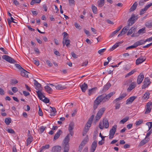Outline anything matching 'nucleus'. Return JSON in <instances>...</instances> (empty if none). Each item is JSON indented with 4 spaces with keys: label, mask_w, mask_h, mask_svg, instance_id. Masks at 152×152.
Masks as SVG:
<instances>
[{
    "label": "nucleus",
    "mask_w": 152,
    "mask_h": 152,
    "mask_svg": "<svg viewBox=\"0 0 152 152\" xmlns=\"http://www.w3.org/2000/svg\"><path fill=\"white\" fill-rule=\"evenodd\" d=\"M145 59L146 58L145 56H141L136 60V65H138L142 63Z\"/></svg>",
    "instance_id": "obj_9"
},
{
    "label": "nucleus",
    "mask_w": 152,
    "mask_h": 152,
    "mask_svg": "<svg viewBox=\"0 0 152 152\" xmlns=\"http://www.w3.org/2000/svg\"><path fill=\"white\" fill-rule=\"evenodd\" d=\"M97 89L96 87H94V88H91V89H89L88 91V94L90 96L91 94L94 93L96 89Z\"/></svg>",
    "instance_id": "obj_26"
},
{
    "label": "nucleus",
    "mask_w": 152,
    "mask_h": 152,
    "mask_svg": "<svg viewBox=\"0 0 152 152\" xmlns=\"http://www.w3.org/2000/svg\"><path fill=\"white\" fill-rule=\"evenodd\" d=\"M33 138L32 137H28L27 139V145H29L33 141Z\"/></svg>",
    "instance_id": "obj_34"
},
{
    "label": "nucleus",
    "mask_w": 152,
    "mask_h": 152,
    "mask_svg": "<svg viewBox=\"0 0 152 152\" xmlns=\"http://www.w3.org/2000/svg\"><path fill=\"white\" fill-rule=\"evenodd\" d=\"M63 34H64L63 36V40H64L67 39V38L66 37L68 35V34L65 32H64Z\"/></svg>",
    "instance_id": "obj_59"
},
{
    "label": "nucleus",
    "mask_w": 152,
    "mask_h": 152,
    "mask_svg": "<svg viewBox=\"0 0 152 152\" xmlns=\"http://www.w3.org/2000/svg\"><path fill=\"white\" fill-rule=\"evenodd\" d=\"M136 85V82H132L130 85L129 87L127 89L128 92L130 91L132 89L135 88Z\"/></svg>",
    "instance_id": "obj_12"
},
{
    "label": "nucleus",
    "mask_w": 152,
    "mask_h": 152,
    "mask_svg": "<svg viewBox=\"0 0 152 152\" xmlns=\"http://www.w3.org/2000/svg\"><path fill=\"white\" fill-rule=\"evenodd\" d=\"M10 59L9 62L11 63H16V61H15L13 58H12L10 57Z\"/></svg>",
    "instance_id": "obj_55"
},
{
    "label": "nucleus",
    "mask_w": 152,
    "mask_h": 152,
    "mask_svg": "<svg viewBox=\"0 0 152 152\" xmlns=\"http://www.w3.org/2000/svg\"><path fill=\"white\" fill-rule=\"evenodd\" d=\"M146 42L145 40H141L135 42V45L137 47L138 46L144 44Z\"/></svg>",
    "instance_id": "obj_22"
},
{
    "label": "nucleus",
    "mask_w": 152,
    "mask_h": 152,
    "mask_svg": "<svg viewBox=\"0 0 152 152\" xmlns=\"http://www.w3.org/2000/svg\"><path fill=\"white\" fill-rule=\"evenodd\" d=\"M136 30V29L133 27L131 28L129 30L128 32H127V35H129L131 34H132Z\"/></svg>",
    "instance_id": "obj_29"
},
{
    "label": "nucleus",
    "mask_w": 152,
    "mask_h": 152,
    "mask_svg": "<svg viewBox=\"0 0 152 152\" xmlns=\"http://www.w3.org/2000/svg\"><path fill=\"white\" fill-rule=\"evenodd\" d=\"M46 62L47 65L50 67H51L53 66V64L49 60H47Z\"/></svg>",
    "instance_id": "obj_60"
},
{
    "label": "nucleus",
    "mask_w": 152,
    "mask_h": 152,
    "mask_svg": "<svg viewBox=\"0 0 152 152\" xmlns=\"http://www.w3.org/2000/svg\"><path fill=\"white\" fill-rule=\"evenodd\" d=\"M62 43L64 46L65 45L67 47H68L70 45V40L67 39L63 40Z\"/></svg>",
    "instance_id": "obj_21"
},
{
    "label": "nucleus",
    "mask_w": 152,
    "mask_h": 152,
    "mask_svg": "<svg viewBox=\"0 0 152 152\" xmlns=\"http://www.w3.org/2000/svg\"><path fill=\"white\" fill-rule=\"evenodd\" d=\"M143 83L144 84L142 85V89H144L150 84L151 83V82L149 79L148 78H145L144 79Z\"/></svg>",
    "instance_id": "obj_8"
},
{
    "label": "nucleus",
    "mask_w": 152,
    "mask_h": 152,
    "mask_svg": "<svg viewBox=\"0 0 152 152\" xmlns=\"http://www.w3.org/2000/svg\"><path fill=\"white\" fill-rule=\"evenodd\" d=\"M70 6L74 5L75 1L74 0H68Z\"/></svg>",
    "instance_id": "obj_41"
},
{
    "label": "nucleus",
    "mask_w": 152,
    "mask_h": 152,
    "mask_svg": "<svg viewBox=\"0 0 152 152\" xmlns=\"http://www.w3.org/2000/svg\"><path fill=\"white\" fill-rule=\"evenodd\" d=\"M88 140V136L87 135L84 140H83L81 143L83 145H85Z\"/></svg>",
    "instance_id": "obj_30"
},
{
    "label": "nucleus",
    "mask_w": 152,
    "mask_h": 152,
    "mask_svg": "<svg viewBox=\"0 0 152 152\" xmlns=\"http://www.w3.org/2000/svg\"><path fill=\"white\" fill-rule=\"evenodd\" d=\"M150 93L148 92H146L142 97V99L143 100H146L149 98Z\"/></svg>",
    "instance_id": "obj_28"
},
{
    "label": "nucleus",
    "mask_w": 152,
    "mask_h": 152,
    "mask_svg": "<svg viewBox=\"0 0 152 152\" xmlns=\"http://www.w3.org/2000/svg\"><path fill=\"white\" fill-rule=\"evenodd\" d=\"M146 124L148 126V130H150L152 127V121L151 122H148L146 123Z\"/></svg>",
    "instance_id": "obj_43"
},
{
    "label": "nucleus",
    "mask_w": 152,
    "mask_h": 152,
    "mask_svg": "<svg viewBox=\"0 0 152 152\" xmlns=\"http://www.w3.org/2000/svg\"><path fill=\"white\" fill-rule=\"evenodd\" d=\"M56 88L58 90H63L66 88V86L61 84H58L55 86Z\"/></svg>",
    "instance_id": "obj_25"
},
{
    "label": "nucleus",
    "mask_w": 152,
    "mask_h": 152,
    "mask_svg": "<svg viewBox=\"0 0 152 152\" xmlns=\"http://www.w3.org/2000/svg\"><path fill=\"white\" fill-rule=\"evenodd\" d=\"M12 91L14 93H15L18 91V88L16 87H13L11 88Z\"/></svg>",
    "instance_id": "obj_56"
},
{
    "label": "nucleus",
    "mask_w": 152,
    "mask_h": 152,
    "mask_svg": "<svg viewBox=\"0 0 152 152\" xmlns=\"http://www.w3.org/2000/svg\"><path fill=\"white\" fill-rule=\"evenodd\" d=\"M147 10L145 9V8L144 7V8L142 9L140 12V15H141L143 14H144L145 12Z\"/></svg>",
    "instance_id": "obj_44"
},
{
    "label": "nucleus",
    "mask_w": 152,
    "mask_h": 152,
    "mask_svg": "<svg viewBox=\"0 0 152 152\" xmlns=\"http://www.w3.org/2000/svg\"><path fill=\"white\" fill-rule=\"evenodd\" d=\"M41 1V0H32L30 2L31 5H33L35 4H39Z\"/></svg>",
    "instance_id": "obj_39"
},
{
    "label": "nucleus",
    "mask_w": 152,
    "mask_h": 152,
    "mask_svg": "<svg viewBox=\"0 0 152 152\" xmlns=\"http://www.w3.org/2000/svg\"><path fill=\"white\" fill-rule=\"evenodd\" d=\"M149 140V138H145L142 140L139 144V146H142L147 143Z\"/></svg>",
    "instance_id": "obj_15"
},
{
    "label": "nucleus",
    "mask_w": 152,
    "mask_h": 152,
    "mask_svg": "<svg viewBox=\"0 0 152 152\" xmlns=\"http://www.w3.org/2000/svg\"><path fill=\"white\" fill-rule=\"evenodd\" d=\"M45 99H42V101L45 103H48L49 102L50 100L48 99L47 97H44Z\"/></svg>",
    "instance_id": "obj_51"
},
{
    "label": "nucleus",
    "mask_w": 152,
    "mask_h": 152,
    "mask_svg": "<svg viewBox=\"0 0 152 152\" xmlns=\"http://www.w3.org/2000/svg\"><path fill=\"white\" fill-rule=\"evenodd\" d=\"M106 50V49L104 48L100 50H98V53L100 55H102L103 53Z\"/></svg>",
    "instance_id": "obj_50"
},
{
    "label": "nucleus",
    "mask_w": 152,
    "mask_h": 152,
    "mask_svg": "<svg viewBox=\"0 0 152 152\" xmlns=\"http://www.w3.org/2000/svg\"><path fill=\"white\" fill-rule=\"evenodd\" d=\"M105 110V108L104 107L101 108L99 110L95 116L94 119L96 122L98 121L101 118Z\"/></svg>",
    "instance_id": "obj_3"
},
{
    "label": "nucleus",
    "mask_w": 152,
    "mask_h": 152,
    "mask_svg": "<svg viewBox=\"0 0 152 152\" xmlns=\"http://www.w3.org/2000/svg\"><path fill=\"white\" fill-rule=\"evenodd\" d=\"M145 32V28H143L142 29H140L138 31V33L139 34L142 33H143Z\"/></svg>",
    "instance_id": "obj_45"
},
{
    "label": "nucleus",
    "mask_w": 152,
    "mask_h": 152,
    "mask_svg": "<svg viewBox=\"0 0 152 152\" xmlns=\"http://www.w3.org/2000/svg\"><path fill=\"white\" fill-rule=\"evenodd\" d=\"M74 123H70V124L69 125L68 130L70 133H71L72 132V130L74 128Z\"/></svg>",
    "instance_id": "obj_33"
},
{
    "label": "nucleus",
    "mask_w": 152,
    "mask_h": 152,
    "mask_svg": "<svg viewBox=\"0 0 152 152\" xmlns=\"http://www.w3.org/2000/svg\"><path fill=\"white\" fill-rule=\"evenodd\" d=\"M122 43V42H119L115 43L113 47L110 48V51H113L117 47L119 46V45Z\"/></svg>",
    "instance_id": "obj_24"
},
{
    "label": "nucleus",
    "mask_w": 152,
    "mask_h": 152,
    "mask_svg": "<svg viewBox=\"0 0 152 152\" xmlns=\"http://www.w3.org/2000/svg\"><path fill=\"white\" fill-rule=\"evenodd\" d=\"M117 128L116 125H114L112 127V128L110 130L109 132V138L110 139H112L114 135L116 132Z\"/></svg>",
    "instance_id": "obj_5"
},
{
    "label": "nucleus",
    "mask_w": 152,
    "mask_h": 152,
    "mask_svg": "<svg viewBox=\"0 0 152 152\" xmlns=\"http://www.w3.org/2000/svg\"><path fill=\"white\" fill-rule=\"evenodd\" d=\"M137 97L135 96H132L129 98L126 101V104H129L132 103Z\"/></svg>",
    "instance_id": "obj_13"
},
{
    "label": "nucleus",
    "mask_w": 152,
    "mask_h": 152,
    "mask_svg": "<svg viewBox=\"0 0 152 152\" xmlns=\"http://www.w3.org/2000/svg\"><path fill=\"white\" fill-rule=\"evenodd\" d=\"M144 77L143 75H140L138 76L137 79V83L138 84H140L143 80Z\"/></svg>",
    "instance_id": "obj_16"
},
{
    "label": "nucleus",
    "mask_w": 152,
    "mask_h": 152,
    "mask_svg": "<svg viewBox=\"0 0 152 152\" xmlns=\"http://www.w3.org/2000/svg\"><path fill=\"white\" fill-rule=\"evenodd\" d=\"M104 0H100L98 1V5L99 7H101L103 6L104 4Z\"/></svg>",
    "instance_id": "obj_35"
},
{
    "label": "nucleus",
    "mask_w": 152,
    "mask_h": 152,
    "mask_svg": "<svg viewBox=\"0 0 152 152\" xmlns=\"http://www.w3.org/2000/svg\"><path fill=\"white\" fill-rule=\"evenodd\" d=\"M115 93V92H113L107 95L103 94L98 96L94 103V110H96L98 106L101 102L104 103L107 101Z\"/></svg>",
    "instance_id": "obj_1"
},
{
    "label": "nucleus",
    "mask_w": 152,
    "mask_h": 152,
    "mask_svg": "<svg viewBox=\"0 0 152 152\" xmlns=\"http://www.w3.org/2000/svg\"><path fill=\"white\" fill-rule=\"evenodd\" d=\"M111 86L110 84V83H107L105 85L104 87L103 90L104 91H106Z\"/></svg>",
    "instance_id": "obj_32"
},
{
    "label": "nucleus",
    "mask_w": 152,
    "mask_h": 152,
    "mask_svg": "<svg viewBox=\"0 0 152 152\" xmlns=\"http://www.w3.org/2000/svg\"><path fill=\"white\" fill-rule=\"evenodd\" d=\"M61 150V147L59 146H56L53 147V152H60Z\"/></svg>",
    "instance_id": "obj_18"
},
{
    "label": "nucleus",
    "mask_w": 152,
    "mask_h": 152,
    "mask_svg": "<svg viewBox=\"0 0 152 152\" xmlns=\"http://www.w3.org/2000/svg\"><path fill=\"white\" fill-rule=\"evenodd\" d=\"M130 26H129L128 24L127 26L124 27L120 33L118 35V37H120L126 33L127 31L129 29Z\"/></svg>",
    "instance_id": "obj_7"
},
{
    "label": "nucleus",
    "mask_w": 152,
    "mask_h": 152,
    "mask_svg": "<svg viewBox=\"0 0 152 152\" xmlns=\"http://www.w3.org/2000/svg\"><path fill=\"white\" fill-rule=\"evenodd\" d=\"M152 5V3H150L146 5L145 7L146 9L147 10Z\"/></svg>",
    "instance_id": "obj_63"
},
{
    "label": "nucleus",
    "mask_w": 152,
    "mask_h": 152,
    "mask_svg": "<svg viewBox=\"0 0 152 152\" xmlns=\"http://www.w3.org/2000/svg\"><path fill=\"white\" fill-rule=\"evenodd\" d=\"M34 85L35 86L36 89L38 91H40L41 88V85L36 80H34Z\"/></svg>",
    "instance_id": "obj_11"
},
{
    "label": "nucleus",
    "mask_w": 152,
    "mask_h": 152,
    "mask_svg": "<svg viewBox=\"0 0 152 152\" xmlns=\"http://www.w3.org/2000/svg\"><path fill=\"white\" fill-rule=\"evenodd\" d=\"M123 99V98L120 95L119 96L118 98H116V99H115L113 101V102L114 103H116V102H117L118 101H119L121 100V99Z\"/></svg>",
    "instance_id": "obj_46"
},
{
    "label": "nucleus",
    "mask_w": 152,
    "mask_h": 152,
    "mask_svg": "<svg viewBox=\"0 0 152 152\" xmlns=\"http://www.w3.org/2000/svg\"><path fill=\"white\" fill-rule=\"evenodd\" d=\"M123 99V98L120 95L119 96L118 98H116V99H115L113 101V102L114 103H116V102H117L118 101H119L121 100V99Z\"/></svg>",
    "instance_id": "obj_47"
},
{
    "label": "nucleus",
    "mask_w": 152,
    "mask_h": 152,
    "mask_svg": "<svg viewBox=\"0 0 152 152\" xmlns=\"http://www.w3.org/2000/svg\"><path fill=\"white\" fill-rule=\"evenodd\" d=\"M92 9L93 13L94 14H96L97 12V10L96 7L94 5H92Z\"/></svg>",
    "instance_id": "obj_40"
},
{
    "label": "nucleus",
    "mask_w": 152,
    "mask_h": 152,
    "mask_svg": "<svg viewBox=\"0 0 152 152\" xmlns=\"http://www.w3.org/2000/svg\"><path fill=\"white\" fill-rule=\"evenodd\" d=\"M137 3L136 2H135L133 5L129 9V11L132 12L134 10L137 6Z\"/></svg>",
    "instance_id": "obj_23"
},
{
    "label": "nucleus",
    "mask_w": 152,
    "mask_h": 152,
    "mask_svg": "<svg viewBox=\"0 0 152 152\" xmlns=\"http://www.w3.org/2000/svg\"><path fill=\"white\" fill-rule=\"evenodd\" d=\"M38 113L39 115L42 116L43 114L42 110L39 106Z\"/></svg>",
    "instance_id": "obj_52"
},
{
    "label": "nucleus",
    "mask_w": 152,
    "mask_h": 152,
    "mask_svg": "<svg viewBox=\"0 0 152 152\" xmlns=\"http://www.w3.org/2000/svg\"><path fill=\"white\" fill-rule=\"evenodd\" d=\"M99 128L102 129L104 127L106 129L108 128L109 126V123L108 120L107 119H104L102 123H99Z\"/></svg>",
    "instance_id": "obj_4"
},
{
    "label": "nucleus",
    "mask_w": 152,
    "mask_h": 152,
    "mask_svg": "<svg viewBox=\"0 0 152 152\" xmlns=\"http://www.w3.org/2000/svg\"><path fill=\"white\" fill-rule=\"evenodd\" d=\"M45 89L46 91L49 94L51 93L53 91L52 89L49 86H45Z\"/></svg>",
    "instance_id": "obj_27"
},
{
    "label": "nucleus",
    "mask_w": 152,
    "mask_h": 152,
    "mask_svg": "<svg viewBox=\"0 0 152 152\" xmlns=\"http://www.w3.org/2000/svg\"><path fill=\"white\" fill-rule=\"evenodd\" d=\"M36 93L38 97L40 100H42V98L45 97V96L43 95L40 91H36Z\"/></svg>",
    "instance_id": "obj_20"
},
{
    "label": "nucleus",
    "mask_w": 152,
    "mask_h": 152,
    "mask_svg": "<svg viewBox=\"0 0 152 152\" xmlns=\"http://www.w3.org/2000/svg\"><path fill=\"white\" fill-rule=\"evenodd\" d=\"M15 66L17 68L19 69L20 71L21 70H22V69H23V68L20 66V65L18 64H15Z\"/></svg>",
    "instance_id": "obj_57"
},
{
    "label": "nucleus",
    "mask_w": 152,
    "mask_h": 152,
    "mask_svg": "<svg viewBox=\"0 0 152 152\" xmlns=\"http://www.w3.org/2000/svg\"><path fill=\"white\" fill-rule=\"evenodd\" d=\"M143 121L142 119H140L138 121H137L135 123L136 126L139 125L143 123Z\"/></svg>",
    "instance_id": "obj_42"
},
{
    "label": "nucleus",
    "mask_w": 152,
    "mask_h": 152,
    "mask_svg": "<svg viewBox=\"0 0 152 152\" xmlns=\"http://www.w3.org/2000/svg\"><path fill=\"white\" fill-rule=\"evenodd\" d=\"M97 145V141L96 140H95L93 142L90 149L91 152H94L95 151Z\"/></svg>",
    "instance_id": "obj_10"
},
{
    "label": "nucleus",
    "mask_w": 152,
    "mask_h": 152,
    "mask_svg": "<svg viewBox=\"0 0 152 152\" xmlns=\"http://www.w3.org/2000/svg\"><path fill=\"white\" fill-rule=\"evenodd\" d=\"M7 131L9 133L11 134H14L15 133L14 130L12 129H9L7 130Z\"/></svg>",
    "instance_id": "obj_58"
},
{
    "label": "nucleus",
    "mask_w": 152,
    "mask_h": 152,
    "mask_svg": "<svg viewBox=\"0 0 152 152\" xmlns=\"http://www.w3.org/2000/svg\"><path fill=\"white\" fill-rule=\"evenodd\" d=\"M0 50H1L5 54H8V52L6 51L5 49H4V48H0Z\"/></svg>",
    "instance_id": "obj_62"
},
{
    "label": "nucleus",
    "mask_w": 152,
    "mask_h": 152,
    "mask_svg": "<svg viewBox=\"0 0 152 152\" xmlns=\"http://www.w3.org/2000/svg\"><path fill=\"white\" fill-rule=\"evenodd\" d=\"M84 146V145H83V144H82L81 143L79 147L78 151H79V152H81Z\"/></svg>",
    "instance_id": "obj_64"
},
{
    "label": "nucleus",
    "mask_w": 152,
    "mask_h": 152,
    "mask_svg": "<svg viewBox=\"0 0 152 152\" xmlns=\"http://www.w3.org/2000/svg\"><path fill=\"white\" fill-rule=\"evenodd\" d=\"M80 87L82 91L83 92H85L88 88V86L87 84L84 83L82 85H80Z\"/></svg>",
    "instance_id": "obj_14"
},
{
    "label": "nucleus",
    "mask_w": 152,
    "mask_h": 152,
    "mask_svg": "<svg viewBox=\"0 0 152 152\" xmlns=\"http://www.w3.org/2000/svg\"><path fill=\"white\" fill-rule=\"evenodd\" d=\"M4 121L7 125H9L11 122V119L10 118H7L5 119Z\"/></svg>",
    "instance_id": "obj_37"
},
{
    "label": "nucleus",
    "mask_w": 152,
    "mask_h": 152,
    "mask_svg": "<svg viewBox=\"0 0 152 152\" xmlns=\"http://www.w3.org/2000/svg\"><path fill=\"white\" fill-rule=\"evenodd\" d=\"M137 47V46L135 45V43H134L133 45H132L127 47L126 48V50L130 49L132 48H134Z\"/></svg>",
    "instance_id": "obj_53"
},
{
    "label": "nucleus",
    "mask_w": 152,
    "mask_h": 152,
    "mask_svg": "<svg viewBox=\"0 0 152 152\" xmlns=\"http://www.w3.org/2000/svg\"><path fill=\"white\" fill-rule=\"evenodd\" d=\"M69 134H68L64 140L62 145L64 149V152H68L69 149V142L70 138L69 137Z\"/></svg>",
    "instance_id": "obj_2"
},
{
    "label": "nucleus",
    "mask_w": 152,
    "mask_h": 152,
    "mask_svg": "<svg viewBox=\"0 0 152 152\" xmlns=\"http://www.w3.org/2000/svg\"><path fill=\"white\" fill-rule=\"evenodd\" d=\"M138 18L137 15L135 16L134 14L132 15L131 17L128 20V24L131 26L135 22V20Z\"/></svg>",
    "instance_id": "obj_6"
},
{
    "label": "nucleus",
    "mask_w": 152,
    "mask_h": 152,
    "mask_svg": "<svg viewBox=\"0 0 152 152\" xmlns=\"http://www.w3.org/2000/svg\"><path fill=\"white\" fill-rule=\"evenodd\" d=\"M71 54L72 56L75 58H77V56L73 52H72Z\"/></svg>",
    "instance_id": "obj_61"
},
{
    "label": "nucleus",
    "mask_w": 152,
    "mask_h": 152,
    "mask_svg": "<svg viewBox=\"0 0 152 152\" xmlns=\"http://www.w3.org/2000/svg\"><path fill=\"white\" fill-rule=\"evenodd\" d=\"M89 129H88V128H86V127H85V129L83 132V136H85L86 134L88 132V131Z\"/></svg>",
    "instance_id": "obj_49"
},
{
    "label": "nucleus",
    "mask_w": 152,
    "mask_h": 152,
    "mask_svg": "<svg viewBox=\"0 0 152 152\" xmlns=\"http://www.w3.org/2000/svg\"><path fill=\"white\" fill-rule=\"evenodd\" d=\"M151 110V108L150 107H146L145 111V113L148 114L150 113Z\"/></svg>",
    "instance_id": "obj_54"
},
{
    "label": "nucleus",
    "mask_w": 152,
    "mask_h": 152,
    "mask_svg": "<svg viewBox=\"0 0 152 152\" xmlns=\"http://www.w3.org/2000/svg\"><path fill=\"white\" fill-rule=\"evenodd\" d=\"M46 128V127H45L43 126H41L39 128L40 132L41 133H42L45 130V129Z\"/></svg>",
    "instance_id": "obj_48"
},
{
    "label": "nucleus",
    "mask_w": 152,
    "mask_h": 152,
    "mask_svg": "<svg viewBox=\"0 0 152 152\" xmlns=\"http://www.w3.org/2000/svg\"><path fill=\"white\" fill-rule=\"evenodd\" d=\"M28 72L25 70L24 69H22L20 71V74L21 75L24 77H28Z\"/></svg>",
    "instance_id": "obj_17"
},
{
    "label": "nucleus",
    "mask_w": 152,
    "mask_h": 152,
    "mask_svg": "<svg viewBox=\"0 0 152 152\" xmlns=\"http://www.w3.org/2000/svg\"><path fill=\"white\" fill-rule=\"evenodd\" d=\"M129 119V117H126L121 120L120 122V123L121 124H124Z\"/></svg>",
    "instance_id": "obj_31"
},
{
    "label": "nucleus",
    "mask_w": 152,
    "mask_h": 152,
    "mask_svg": "<svg viewBox=\"0 0 152 152\" xmlns=\"http://www.w3.org/2000/svg\"><path fill=\"white\" fill-rule=\"evenodd\" d=\"M135 72V70H133L131 71L129 73H128L126 75H125V77H129L131 75L133 74Z\"/></svg>",
    "instance_id": "obj_36"
},
{
    "label": "nucleus",
    "mask_w": 152,
    "mask_h": 152,
    "mask_svg": "<svg viewBox=\"0 0 152 152\" xmlns=\"http://www.w3.org/2000/svg\"><path fill=\"white\" fill-rule=\"evenodd\" d=\"M2 58L6 60L7 61L9 62L10 59V57L9 56L7 55H4L2 57Z\"/></svg>",
    "instance_id": "obj_38"
},
{
    "label": "nucleus",
    "mask_w": 152,
    "mask_h": 152,
    "mask_svg": "<svg viewBox=\"0 0 152 152\" xmlns=\"http://www.w3.org/2000/svg\"><path fill=\"white\" fill-rule=\"evenodd\" d=\"M62 133V131L61 130H58L57 132L55 135L54 137L53 140H56L59 137L61 134Z\"/></svg>",
    "instance_id": "obj_19"
}]
</instances>
